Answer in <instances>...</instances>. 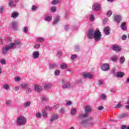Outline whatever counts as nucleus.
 <instances>
[{"instance_id":"obj_1","label":"nucleus","mask_w":129,"mask_h":129,"mask_svg":"<svg viewBox=\"0 0 129 129\" xmlns=\"http://www.w3.org/2000/svg\"><path fill=\"white\" fill-rule=\"evenodd\" d=\"M20 46H22V43L18 40H16L14 43H12L10 45H6L3 47L2 49V53L4 55H6L9 50H13L14 49H16V48H18V47H20Z\"/></svg>"},{"instance_id":"obj_2","label":"nucleus","mask_w":129,"mask_h":129,"mask_svg":"<svg viewBox=\"0 0 129 129\" xmlns=\"http://www.w3.org/2000/svg\"><path fill=\"white\" fill-rule=\"evenodd\" d=\"M16 123L18 126H22V125H26L27 123V119L24 116H19L17 117Z\"/></svg>"},{"instance_id":"obj_3","label":"nucleus","mask_w":129,"mask_h":129,"mask_svg":"<svg viewBox=\"0 0 129 129\" xmlns=\"http://www.w3.org/2000/svg\"><path fill=\"white\" fill-rule=\"evenodd\" d=\"M92 109H91V107L90 106H86L85 107V114H80L79 115V118L82 119V118H85L86 117H88L89 114L91 112Z\"/></svg>"},{"instance_id":"obj_4","label":"nucleus","mask_w":129,"mask_h":129,"mask_svg":"<svg viewBox=\"0 0 129 129\" xmlns=\"http://www.w3.org/2000/svg\"><path fill=\"white\" fill-rule=\"evenodd\" d=\"M101 32L98 29H96L94 33L93 39L96 42H98L101 40Z\"/></svg>"},{"instance_id":"obj_5","label":"nucleus","mask_w":129,"mask_h":129,"mask_svg":"<svg viewBox=\"0 0 129 129\" xmlns=\"http://www.w3.org/2000/svg\"><path fill=\"white\" fill-rule=\"evenodd\" d=\"M101 9V5L99 3H96L92 6V10L94 12H98Z\"/></svg>"},{"instance_id":"obj_6","label":"nucleus","mask_w":129,"mask_h":129,"mask_svg":"<svg viewBox=\"0 0 129 129\" xmlns=\"http://www.w3.org/2000/svg\"><path fill=\"white\" fill-rule=\"evenodd\" d=\"M92 120H93V118L91 117L88 118L86 120H82L80 122V123H81V124H82V125H83V126H86L87 125H88L89 121H92Z\"/></svg>"},{"instance_id":"obj_7","label":"nucleus","mask_w":129,"mask_h":129,"mask_svg":"<svg viewBox=\"0 0 129 129\" xmlns=\"http://www.w3.org/2000/svg\"><path fill=\"white\" fill-rule=\"evenodd\" d=\"M94 32H95V30L93 29H91L89 30L87 33V37L88 39H93V37L94 36Z\"/></svg>"},{"instance_id":"obj_8","label":"nucleus","mask_w":129,"mask_h":129,"mask_svg":"<svg viewBox=\"0 0 129 129\" xmlns=\"http://www.w3.org/2000/svg\"><path fill=\"white\" fill-rule=\"evenodd\" d=\"M83 76L85 79H93V75L90 73H83Z\"/></svg>"},{"instance_id":"obj_9","label":"nucleus","mask_w":129,"mask_h":129,"mask_svg":"<svg viewBox=\"0 0 129 129\" xmlns=\"http://www.w3.org/2000/svg\"><path fill=\"white\" fill-rule=\"evenodd\" d=\"M101 69L103 71H107L109 70V64L108 63H104L101 65Z\"/></svg>"},{"instance_id":"obj_10","label":"nucleus","mask_w":129,"mask_h":129,"mask_svg":"<svg viewBox=\"0 0 129 129\" xmlns=\"http://www.w3.org/2000/svg\"><path fill=\"white\" fill-rule=\"evenodd\" d=\"M58 118H59V116L57 114H53L50 118V122H54Z\"/></svg>"},{"instance_id":"obj_11","label":"nucleus","mask_w":129,"mask_h":129,"mask_svg":"<svg viewBox=\"0 0 129 129\" xmlns=\"http://www.w3.org/2000/svg\"><path fill=\"white\" fill-rule=\"evenodd\" d=\"M63 89H69L71 88V82H68L66 84H64L62 86Z\"/></svg>"},{"instance_id":"obj_12","label":"nucleus","mask_w":129,"mask_h":129,"mask_svg":"<svg viewBox=\"0 0 129 129\" xmlns=\"http://www.w3.org/2000/svg\"><path fill=\"white\" fill-rule=\"evenodd\" d=\"M52 88V84L50 83H45L44 85V89L45 90H49Z\"/></svg>"},{"instance_id":"obj_13","label":"nucleus","mask_w":129,"mask_h":129,"mask_svg":"<svg viewBox=\"0 0 129 129\" xmlns=\"http://www.w3.org/2000/svg\"><path fill=\"white\" fill-rule=\"evenodd\" d=\"M34 90L36 92H41L42 91V86L36 85L34 86Z\"/></svg>"},{"instance_id":"obj_14","label":"nucleus","mask_w":129,"mask_h":129,"mask_svg":"<svg viewBox=\"0 0 129 129\" xmlns=\"http://www.w3.org/2000/svg\"><path fill=\"white\" fill-rule=\"evenodd\" d=\"M114 21L116 23H119L121 21V16L120 15H115L114 16Z\"/></svg>"},{"instance_id":"obj_15","label":"nucleus","mask_w":129,"mask_h":129,"mask_svg":"<svg viewBox=\"0 0 129 129\" xmlns=\"http://www.w3.org/2000/svg\"><path fill=\"white\" fill-rule=\"evenodd\" d=\"M40 56V52L38 51H34L33 53L32 57L33 59H38Z\"/></svg>"},{"instance_id":"obj_16","label":"nucleus","mask_w":129,"mask_h":129,"mask_svg":"<svg viewBox=\"0 0 129 129\" xmlns=\"http://www.w3.org/2000/svg\"><path fill=\"white\" fill-rule=\"evenodd\" d=\"M12 28L14 29V30H18V26H19V23L17 22H13L11 23Z\"/></svg>"},{"instance_id":"obj_17","label":"nucleus","mask_w":129,"mask_h":129,"mask_svg":"<svg viewBox=\"0 0 129 129\" xmlns=\"http://www.w3.org/2000/svg\"><path fill=\"white\" fill-rule=\"evenodd\" d=\"M112 48L113 51H115L116 52H119L120 51V47L117 45H113L112 46Z\"/></svg>"},{"instance_id":"obj_18","label":"nucleus","mask_w":129,"mask_h":129,"mask_svg":"<svg viewBox=\"0 0 129 129\" xmlns=\"http://www.w3.org/2000/svg\"><path fill=\"white\" fill-rule=\"evenodd\" d=\"M104 33L106 36L110 34V28L109 27H105L104 29Z\"/></svg>"},{"instance_id":"obj_19","label":"nucleus","mask_w":129,"mask_h":129,"mask_svg":"<svg viewBox=\"0 0 129 129\" xmlns=\"http://www.w3.org/2000/svg\"><path fill=\"white\" fill-rule=\"evenodd\" d=\"M124 76V73L118 72L116 75V77L118 78H122Z\"/></svg>"},{"instance_id":"obj_20","label":"nucleus","mask_w":129,"mask_h":129,"mask_svg":"<svg viewBox=\"0 0 129 129\" xmlns=\"http://www.w3.org/2000/svg\"><path fill=\"white\" fill-rule=\"evenodd\" d=\"M120 28L122 31H125L126 30V23L122 22Z\"/></svg>"},{"instance_id":"obj_21","label":"nucleus","mask_w":129,"mask_h":129,"mask_svg":"<svg viewBox=\"0 0 129 129\" xmlns=\"http://www.w3.org/2000/svg\"><path fill=\"white\" fill-rule=\"evenodd\" d=\"M8 6L11 7V8H15V7H17V4L14 3L13 1H10L9 2Z\"/></svg>"},{"instance_id":"obj_22","label":"nucleus","mask_w":129,"mask_h":129,"mask_svg":"<svg viewBox=\"0 0 129 129\" xmlns=\"http://www.w3.org/2000/svg\"><path fill=\"white\" fill-rule=\"evenodd\" d=\"M129 115L127 113H123L119 115V118H124V117H128Z\"/></svg>"},{"instance_id":"obj_23","label":"nucleus","mask_w":129,"mask_h":129,"mask_svg":"<svg viewBox=\"0 0 129 129\" xmlns=\"http://www.w3.org/2000/svg\"><path fill=\"white\" fill-rule=\"evenodd\" d=\"M18 17L19 13L17 12H14L11 15V18H13V19H16V18H18Z\"/></svg>"},{"instance_id":"obj_24","label":"nucleus","mask_w":129,"mask_h":129,"mask_svg":"<svg viewBox=\"0 0 129 129\" xmlns=\"http://www.w3.org/2000/svg\"><path fill=\"white\" fill-rule=\"evenodd\" d=\"M59 20H60V16H56V17L55 18L53 21V25H56V24H57Z\"/></svg>"},{"instance_id":"obj_25","label":"nucleus","mask_w":129,"mask_h":129,"mask_svg":"<svg viewBox=\"0 0 129 129\" xmlns=\"http://www.w3.org/2000/svg\"><path fill=\"white\" fill-rule=\"evenodd\" d=\"M30 105H31V102L28 101L23 104V107L24 108H27V107H30Z\"/></svg>"},{"instance_id":"obj_26","label":"nucleus","mask_w":129,"mask_h":129,"mask_svg":"<svg viewBox=\"0 0 129 129\" xmlns=\"http://www.w3.org/2000/svg\"><path fill=\"white\" fill-rule=\"evenodd\" d=\"M61 3V0H53L51 1V5H56Z\"/></svg>"},{"instance_id":"obj_27","label":"nucleus","mask_w":129,"mask_h":129,"mask_svg":"<svg viewBox=\"0 0 129 129\" xmlns=\"http://www.w3.org/2000/svg\"><path fill=\"white\" fill-rule=\"evenodd\" d=\"M68 68V66L66 63H61L60 64V69L64 70Z\"/></svg>"},{"instance_id":"obj_28","label":"nucleus","mask_w":129,"mask_h":129,"mask_svg":"<svg viewBox=\"0 0 129 129\" xmlns=\"http://www.w3.org/2000/svg\"><path fill=\"white\" fill-rule=\"evenodd\" d=\"M125 61V58L124 57V56H121L119 59L120 64H123Z\"/></svg>"},{"instance_id":"obj_29","label":"nucleus","mask_w":129,"mask_h":129,"mask_svg":"<svg viewBox=\"0 0 129 129\" xmlns=\"http://www.w3.org/2000/svg\"><path fill=\"white\" fill-rule=\"evenodd\" d=\"M77 109L76 108H72L71 111V114L72 115H75V113H76Z\"/></svg>"},{"instance_id":"obj_30","label":"nucleus","mask_w":129,"mask_h":129,"mask_svg":"<svg viewBox=\"0 0 129 129\" xmlns=\"http://www.w3.org/2000/svg\"><path fill=\"white\" fill-rule=\"evenodd\" d=\"M106 95L104 94H102L100 96V98L101 99V100H105V99H106Z\"/></svg>"},{"instance_id":"obj_31","label":"nucleus","mask_w":129,"mask_h":129,"mask_svg":"<svg viewBox=\"0 0 129 129\" xmlns=\"http://www.w3.org/2000/svg\"><path fill=\"white\" fill-rule=\"evenodd\" d=\"M3 89L5 90H9L10 89V85L6 84L3 85Z\"/></svg>"},{"instance_id":"obj_32","label":"nucleus","mask_w":129,"mask_h":129,"mask_svg":"<svg viewBox=\"0 0 129 129\" xmlns=\"http://www.w3.org/2000/svg\"><path fill=\"white\" fill-rule=\"evenodd\" d=\"M52 16H47L45 18L44 20L45 21H46V22H51V21H52Z\"/></svg>"},{"instance_id":"obj_33","label":"nucleus","mask_w":129,"mask_h":129,"mask_svg":"<svg viewBox=\"0 0 129 129\" xmlns=\"http://www.w3.org/2000/svg\"><path fill=\"white\" fill-rule=\"evenodd\" d=\"M23 32L25 34H27L29 32V27L25 26L23 28Z\"/></svg>"},{"instance_id":"obj_34","label":"nucleus","mask_w":129,"mask_h":129,"mask_svg":"<svg viewBox=\"0 0 129 129\" xmlns=\"http://www.w3.org/2000/svg\"><path fill=\"white\" fill-rule=\"evenodd\" d=\"M36 118H41L42 117V114L40 112H37L35 114Z\"/></svg>"},{"instance_id":"obj_35","label":"nucleus","mask_w":129,"mask_h":129,"mask_svg":"<svg viewBox=\"0 0 129 129\" xmlns=\"http://www.w3.org/2000/svg\"><path fill=\"white\" fill-rule=\"evenodd\" d=\"M6 104L7 105V106H11V105H12V100H8L6 102Z\"/></svg>"},{"instance_id":"obj_36","label":"nucleus","mask_w":129,"mask_h":129,"mask_svg":"<svg viewBox=\"0 0 129 129\" xmlns=\"http://www.w3.org/2000/svg\"><path fill=\"white\" fill-rule=\"evenodd\" d=\"M96 123V121H89L88 123V125H91V126H93Z\"/></svg>"},{"instance_id":"obj_37","label":"nucleus","mask_w":129,"mask_h":129,"mask_svg":"<svg viewBox=\"0 0 129 129\" xmlns=\"http://www.w3.org/2000/svg\"><path fill=\"white\" fill-rule=\"evenodd\" d=\"M55 67H57V65L55 63L51 64L49 66V69H53V68H55Z\"/></svg>"},{"instance_id":"obj_38","label":"nucleus","mask_w":129,"mask_h":129,"mask_svg":"<svg viewBox=\"0 0 129 129\" xmlns=\"http://www.w3.org/2000/svg\"><path fill=\"white\" fill-rule=\"evenodd\" d=\"M42 116L44 118H47L48 115L47 114V113H46V111H42Z\"/></svg>"},{"instance_id":"obj_39","label":"nucleus","mask_w":129,"mask_h":129,"mask_svg":"<svg viewBox=\"0 0 129 129\" xmlns=\"http://www.w3.org/2000/svg\"><path fill=\"white\" fill-rule=\"evenodd\" d=\"M60 73H61V72H60V70H56L54 72V75H55V76H58V75H60Z\"/></svg>"},{"instance_id":"obj_40","label":"nucleus","mask_w":129,"mask_h":129,"mask_svg":"<svg viewBox=\"0 0 129 129\" xmlns=\"http://www.w3.org/2000/svg\"><path fill=\"white\" fill-rule=\"evenodd\" d=\"M21 86L22 88H27L28 87V84L26 83H23L21 84Z\"/></svg>"},{"instance_id":"obj_41","label":"nucleus","mask_w":129,"mask_h":129,"mask_svg":"<svg viewBox=\"0 0 129 129\" xmlns=\"http://www.w3.org/2000/svg\"><path fill=\"white\" fill-rule=\"evenodd\" d=\"M66 105V106H70V105H72V101H67Z\"/></svg>"},{"instance_id":"obj_42","label":"nucleus","mask_w":129,"mask_h":129,"mask_svg":"<svg viewBox=\"0 0 129 129\" xmlns=\"http://www.w3.org/2000/svg\"><path fill=\"white\" fill-rule=\"evenodd\" d=\"M111 59L113 62H116V61H117V57L116 56H112Z\"/></svg>"},{"instance_id":"obj_43","label":"nucleus","mask_w":129,"mask_h":129,"mask_svg":"<svg viewBox=\"0 0 129 129\" xmlns=\"http://www.w3.org/2000/svg\"><path fill=\"white\" fill-rule=\"evenodd\" d=\"M37 41L38 42H44V39L43 38L39 37V38H37Z\"/></svg>"},{"instance_id":"obj_44","label":"nucleus","mask_w":129,"mask_h":129,"mask_svg":"<svg viewBox=\"0 0 129 129\" xmlns=\"http://www.w3.org/2000/svg\"><path fill=\"white\" fill-rule=\"evenodd\" d=\"M112 15V11L109 10L107 13V17H110Z\"/></svg>"},{"instance_id":"obj_45","label":"nucleus","mask_w":129,"mask_h":129,"mask_svg":"<svg viewBox=\"0 0 129 129\" xmlns=\"http://www.w3.org/2000/svg\"><path fill=\"white\" fill-rule=\"evenodd\" d=\"M56 11H57V8H56V7H52L51 8V12L52 13H55V12H56Z\"/></svg>"},{"instance_id":"obj_46","label":"nucleus","mask_w":129,"mask_h":129,"mask_svg":"<svg viewBox=\"0 0 129 129\" xmlns=\"http://www.w3.org/2000/svg\"><path fill=\"white\" fill-rule=\"evenodd\" d=\"M76 58H77V55L73 54V55H71L72 60H74V59H76Z\"/></svg>"},{"instance_id":"obj_47","label":"nucleus","mask_w":129,"mask_h":129,"mask_svg":"<svg viewBox=\"0 0 129 129\" xmlns=\"http://www.w3.org/2000/svg\"><path fill=\"white\" fill-rule=\"evenodd\" d=\"M15 80L16 82H19L21 80V78L20 77H16L15 78Z\"/></svg>"},{"instance_id":"obj_48","label":"nucleus","mask_w":129,"mask_h":129,"mask_svg":"<svg viewBox=\"0 0 129 129\" xmlns=\"http://www.w3.org/2000/svg\"><path fill=\"white\" fill-rule=\"evenodd\" d=\"M59 112H60V113H64L65 109L64 108H61L59 110Z\"/></svg>"},{"instance_id":"obj_49","label":"nucleus","mask_w":129,"mask_h":129,"mask_svg":"<svg viewBox=\"0 0 129 129\" xmlns=\"http://www.w3.org/2000/svg\"><path fill=\"white\" fill-rule=\"evenodd\" d=\"M31 92L32 91L31 90V88L27 87L26 88V92L27 93H31Z\"/></svg>"},{"instance_id":"obj_50","label":"nucleus","mask_w":129,"mask_h":129,"mask_svg":"<svg viewBox=\"0 0 129 129\" xmlns=\"http://www.w3.org/2000/svg\"><path fill=\"white\" fill-rule=\"evenodd\" d=\"M40 47H41V45L40 44H36L35 45L34 48L35 49H39Z\"/></svg>"},{"instance_id":"obj_51","label":"nucleus","mask_w":129,"mask_h":129,"mask_svg":"<svg viewBox=\"0 0 129 129\" xmlns=\"http://www.w3.org/2000/svg\"><path fill=\"white\" fill-rule=\"evenodd\" d=\"M42 99L43 101H47V100H48V98H46L45 96H42Z\"/></svg>"},{"instance_id":"obj_52","label":"nucleus","mask_w":129,"mask_h":129,"mask_svg":"<svg viewBox=\"0 0 129 129\" xmlns=\"http://www.w3.org/2000/svg\"><path fill=\"white\" fill-rule=\"evenodd\" d=\"M90 20L92 22L94 21V15H91L90 17Z\"/></svg>"},{"instance_id":"obj_53","label":"nucleus","mask_w":129,"mask_h":129,"mask_svg":"<svg viewBox=\"0 0 129 129\" xmlns=\"http://www.w3.org/2000/svg\"><path fill=\"white\" fill-rule=\"evenodd\" d=\"M60 82L62 83V84H64V83L67 82V80L66 79H62L61 80Z\"/></svg>"},{"instance_id":"obj_54","label":"nucleus","mask_w":129,"mask_h":129,"mask_svg":"<svg viewBox=\"0 0 129 129\" xmlns=\"http://www.w3.org/2000/svg\"><path fill=\"white\" fill-rule=\"evenodd\" d=\"M126 38H127V36L125 35H123L121 37V39L122 40H123V41L126 40Z\"/></svg>"},{"instance_id":"obj_55","label":"nucleus","mask_w":129,"mask_h":129,"mask_svg":"<svg viewBox=\"0 0 129 129\" xmlns=\"http://www.w3.org/2000/svg\"><path fill=\"white\" fill-rule=\"evenodd\" d=\"M121 129H129V126L127 127L126 126L123 125L121 126Z\"/></svg>"},{"instance_id":"obj_56","label":"nucleus","mask_w":129,"mask_h":129,"mask_svg":"<svg viewBox=\"0 0 129 129\" xmlns=\"http://www.w3.org/2000/svg\"><path fill=\"white\" fill-rule=\"evenodd\" d=\"M59 107V104H56L53 106V109L56 110Z\"/></svg>"},{"instance_id":"obj_57","label":"nucleus","mask_w":129,"mask_h":129,"mask_svg":"<svg viewBox=\"0 0 129 129\" xmlns=\"http://www.w3.org/2000/svg\"><path fill=\"white\" fill-rule=\"evenodd\" d=\"M121 106H122V104H121V103H118L117 104V105L116 106V108H120V107H121Z\"/></svg>"},{"instance_id":"obj_58","label":"nucleus","mask_w":129,"mask_h":129,"mask_svg":"<svg viewBox=\"0 0 129 129\" xmlns=\"http://www.w3.org/2000/svg\"><path fill=\"white\" fill-rule=\"evenodd\" d=\"M57 54L58 56H62V52L60 50L57 51Z\"/></svg>"},{"instance_id":"obj_59","label":"nucleus","mask_w":129,"mask_h":129,"mask_svg":"<svg viewBox=\"0 0 129 129\" xmlns=\"http://www.w3.org/2000/svg\"><path fill=\"white\" fill-rule=\"evenodd\" d=\"M1 64H3V65H5V64H6V60L5 59L1 60Z\"/></svg>"},{"instance_id":"obj_60","label":"nucleus","mask_w":129,"mask_h":129,"mask_svg":"<svg viewBox=\"0 0 129 129\" xmlns=\"http://www.w3.org/2000/svg\"><path fill=\"white\" fill-rule=\"evenodd\" d=\"M108 21V19L107 18H105L104 20H103V23L104 24H106L107 22Z\"/></svg>"},{"instance_id":"obj_61","label":"nucleus","mask_w":129,"mask_h":129,"mask_svg":"<svg viewBox=\"0 0 129 129\" xmlns=\"http://www.w3.org/2000/svg\"><path fill=\"white\" fill-rule=\"evenodd\" d=\"M104 108V107H103V106H100L98 107V110H102Z\"/></svg>"},{"instance_id":"obj_62","label":"nucleus","mask_w":129,"mask_h":129,"mask_svg":"<svg viewBox=\"0 0 129 129\" xmlns=\"http://www.w3.org/2000/svg\"><path fill=\"white\" fill-rule=\"evenodd\" d=\"M36 9H37V7H36L35 6H32V11H36Z\"/></svg>"},{"instance_id":"obj_63","label":"nucleus","mask_w":129,"mask_h":129,"mask_svg":"<svg viewBox=\"0 0 129 129\" xmlns=\"http://www.w3.org/2000/svg\"><path fill=\"white\" fill-rule=\"evenodd\" d=\"M46 109L47 110H52V107L47 106Z\"/></svg>"},{"instance_id":"obj_64","label":"nucleus","mask_w":129,"mask_h":129,"mask_svg":"<svg viewBox=\"0 0 129 129\" xmlns=\"http://www.w3.org/2000/svg\"><path fill=\"white\" fill-rule=\"evenodd\" d=\"M19 89H20V87H15L14 88L15 91H18V90H19Z\"/></svg>"}]
</instances>
